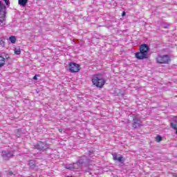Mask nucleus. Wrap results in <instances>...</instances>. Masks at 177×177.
Masks as SVG:
<instances>
[{
  "label": "nucleus",
  "instance_id": "4468645a",
  "mask_svg": "<svg viewBox=\"0 0 177 177\" xmlns=\"http://www.w3.org/2000/svg\"><path fill=\"white\" fill-rule=\"evenodd\" d=\"M28 165L30 168H35V161L32 160H29Z\"/></svg>",
  "mask_w": 177,
  "mask_h": 177
},
{
  "label": "nucleus",
  "instance_id": "ddd939ff",
  "mask_svg": "<svg viewBox=\"0 0 177 177\" xmlns=\"http://www.w3.org/2000/svg\"><path fill=\"white\" fill-rule=\"evenodd\" d=\"M6 62L5 58L2 56H0V67H3L5 63Z\"/></svg>",
  "mask_w": 177,
  "mask_h": 177
},
{
  "label": "nucleus",
  "instance_id": "f8f14e48",
  "mask_svg": "<svg viewBox=\"0 0 177 177\" xmlns=\"http://www.w3.org/2000/svg\"><path fill=\"white\" fill-rule=\"evenodd\" d=\"M28 2V0H18L19 5H21V6H26Z\"/></svg>",
  "mask_w": 177,
  "mask_h": 177
},
{
  "label": "nucleus",
  "instance_id": "39448f33",
  "mask_svg": "<svg viewBox=\"0 0 177 177\" xmlns=\"http://www.w3.org/2000/svg\"><path fill=\"white\" fill-rule=\"evenodd\" d=\"M69 66V71L71 73H80L81 70V66L80 64L75 63V62H71L68 64Z\"/></svg>",
  "mask_w": 177,
  "mask_h": 177
},
{
  "label": "nucleus",
  "instance_id": "9b49d317",
  "mask_svg": "<svg viewBox=\"0 0 177 177\" xmlns=\"http://www.w3.org/2000/svg\"><path fill=\"white\" fill-rule=\"evenodd\" d=\"M112 156L114 161H119V162H121V161H122V156L118 157V155L117 153H112Z\"/></svg>",
  "mask_w": 177,
  "mask_h": 177
},
{
  "label": "nucleus",
  "instance_id": "dca6fc26",
  "mask_svg": "<svg viewBox=\"0 0 177 177\" xmlns=\"http://www.w3.org/2000/svg\"><path fill=\"white\" fill-rule=\"evenodd\" d=\"M0 46H2V48H5V39L4 38L0 39Z\"/></svg>",
  "mask_w": 177,
  "mask_h": 177
},
{
  "label": "nucleus",
  "instance_id": "f257e3e1",
  "mask_svg": "<svg viewBox=\"0 0 177 177\" xmlns=\"http://www.w3.org/2000/svg\"><path fill=\"white\" fill-rule=\"evenodd\" d=\"M6 25V6L0 1V27Z\"/></svg>",
  "mask_w": 177,
  "mask_h": 177
},
{
  "label": "nucleus",
  "instance_id": "412c9836",
  "mask_svg": "<svg viewBox=\"0 0 177 177\" xmlns=\"http://www.w3.org/2000/svg\"><path fill=\"white\" fill-rule=\"evenodd\" d=\"M126 13H125V11H124L122 13V16L124 17V16H125Z\"/></svg>",
  "mask_w": 177,
  "mask_h": 177
},
{
  "label": "nucleus",
  "instance_id": "1a4fd4ad",
  "mask_svg": "<svg viewBox=\"0 0 177 177\" xmlns=\"http://www.w3.org/2000/svg\"><path fill=\"white\" fill-rule=\"evenodd\" d=\"M82 164H84V161L79 160L76 163H74L73 165L65 166V168L66 169H75V165H82Z\"/></svg>",
  "mask_w": 177,
  "mask_h": 177
},
{
  "label": "nucleus",
  "instance_id": "20e7f679",
  "mask_svg": "<svg viewBox=\"0 0 177 177\" xmlns=\"http://www.w3.org/2000/svg\"><path fill=\"white\" fill-rule=\"evenodd\" d=\"M35 149H37L39 151H46L49 150V145L45 142L39 141L36 145H35Z\"/></svg>",
  "mask_w": 177,
  "mask_h": 177
},
{
  "label": "nucleus",
  "instance_id": "aec40b11",
  "mask_svg": "<svg viewBox=\"0 0 177 177\" xmlns=\"http://www.w3.org/2000/svg\"><path fill=\"white\" fill-rule=\"evenodd\" d=\"M37 75H35L34 77H33V80H38V78L37 77Z\"/></svg>",
  "mask_w": 177,
  "mask_h": 177
},
{
  "label": "nucleus",
  "instance_id": "4be33fe9",
  "mask_svg": "<svg viewBox=\"0 0 177 177\" xmlns=\"http://www.w3.org/2000/svg\"><path fill=\"white\" fill-rule=\"evenodd\" d=\"M59 131L60 132H62V129H59Z\"/></svg>",
  "mask_w": 177,
  "mask_h": 177
},
{
  "label": "nucleus",
  "instance_id": "2eb2a0df",
  "mask_svg": "<svg viewBox=\"0 0 177 177\" xmlns=\"http://www.w3.org/2000/svg\"><path fill=\"white\" fill-rule=\"evenodd\" d=\"M9 40L10 41L11 43L16 44V41H17L16 36H10L9 37Z\"/></svg>",
  "mask_w": 177,
  "mask_h": 177
},
{
  "label": "nucleus",
  "instance_id": "6ab92c4d",
  "mask_svg": "<svg viewBox=\"0 0 177 177\" xmlns=\"http://www.w3.org/2000/svg\"><path fill=\"white\" fill-rule=\"evenodd\" d=\"M3 1H4L5 3H6V5H7V6L8 5H10V2L9 1V0H3Z\"/></svg>",
  "mask_w": 177,
  "mask_h": 177
},
{
  "label": "nucleus",
  "instance_id": "a211bd4d",
  "mask_svg": "<svg viewBox=\"0 0 177 177\" xmlns=\"http://www.w3.org/2000/svg\"><path fill=\"white\" fill-rule=\"evenodd\" d=\"M14 53H15V55H20V53H21V50L20 48H15Z\"/></svg>",
  "mask_w": 177,
  "mask_h": 177
},
{
  "label": "nucleus",
  "instance_id": "f03ea898",
  "mask_svg": "<svg viewBox=\"0 0 177 177\" xmlns=\"http://www.w3.org/2000/svg\"><path fill=\"white\" fill-rule=\"evenodd\" d=\"M91 82L97 88H103V86H104V84H106V80H104L100 74L94 75Z\"/></svg>",
  "mask_w": 177,
  "mask_h": 177
},
{
  "label": "nucleus",
  "instance_id": "f3484780",
  "mask_svg": "<svg viewBox=\"0 0 177 177\" xmlns=\"http://www.w3.org/2000/svg\"><path fill=\"white\" fill-rule=\"evenodd\" d=\"M156 140L158 143H160V142H161L162 140V137H161V136L158 135L156 137Z\"/></svg>",
  "mask_w": 177,
  "mask_h": 177
},
{
  "label": "nucleus",
  "instance_id": "9d476101",
  "mask_svg": "<svg viewBox=\"0 0 177 177\" xmlns=\"http://www.w3.org/2000/svg\"><path fill=\"white\" fill-rule=\"evenodd\" d=\"M139 50H142V52L149 53V52H150V47L146 44H142L140 46Z\"/></svg>",
  "mask_w": 177,
  "mask_h": 177
},
{
  "label": "nucleus",
  "instance_id": "6e6552de",
  "mask_svg": "<svg viewBox=\"0 0 177 177\" xmlns=\"http://www.w3.org/2000/svg\"><path fill=\"white\" fill-rule=\"evenodd\" d=\"M2 157L4 161H8L10 158H12V157H13V152L3 151Z\"/></svg>",
  "mask_w": 177,
  "mask_h": 177
},
{
  "label": "nucleus",
  "instance_id": "0eeeda50",
  "mask_svg": "<svg viewBox=\"0 0 177 177\" xmlns=\"http://www.w3.org/2000/svg\"><path fill=\"white\" fill-rule=\"evenodd\" d=\"M132 127L133 128H134V129H136L137 128H140V127H143V122H142L140 118H134L133 119Z\"/></svg>",
  "mask_w": 177,
  "mask_h": 177
},
{
  "label": "nucleus",
  "instance_id": "423d86ee",
  "mask_svg": "<svg viewBox=\"0 0 177 177\" xmlns=\"http://www.w3.org/2000/svg\"><path fill=\"white\" fill-rule=\"evenodd\" d=\"M135 57L138 60H145V59H149V53L142 50L135 53Z\"/></svg>",
  "mask_w": 177,
  "mask_h": 177
},
{
  "label": "nucleus",
  "instance_id": "7ed1b4c3",
  "mask_svg": "<svg viewBox=\"0 0 177 177\" xmlns=\"http://www.w3.org/2000/svg\"><path fill=\"white\" fill-rule=\"evenodd\" d=\"M157 63L160 64H169L171 63V57L169 55H159L156 58Z\"/></svg>",
  "mask_w": 177,
  "mask_h": 177
}]
</instances>
